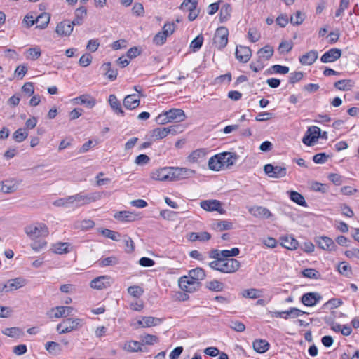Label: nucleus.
Instances as JSON below:
<instances>
[{"mask_svg":"<svg viewBox=\"0 0 359 359\" xmlns=\"http://www.w3.org/2000/svg\"><path fill=\"white\" fill-rule=\"evenodd\" d=\"M25 233L32 240H36L38 238H44L48 234V229L47 226L43 223H38L27 226L25 229Z\"/></svg>","mask_w":359,"mask_h":359,"instance_id":"nucleus-1","label":"nucleus"},{"mask_svg":"<svg viewBox=\"0 0 359 359\" xmlns=\"http://www.w3.org/2000/svg\"><path fill=\"white\" fill-rule=\"evenodd\" d=\"M83 324L80 318H67L57 325V331L60 334H65L78 330Z\"/></svg>","mask_w":359,"mask_h":359,"instance_id":"nucleus-2","label":"nucleus"},{"mask_svg":"<svg viewBox=\"0 0 359 359\" xmlns=\"http://www.w3.org/2000/svg\"><path fill=\"white\" fill-rule=\"evenodd\" d=\"M178 285L182 290L191 293L199 289L201 283L196 282L187 275L179 278Z\"/></svg>","mask_w":359,"mask_h":359,"instance_id":"nucleus-3","label":"nucleus"},{"mask_svg":"<svg viewBox=\"0 0 359 359\" xmlns=\"http://www.w3.org/2000/svg\"><path fill=\"white\" fill-rule=\"evenodd\" d=\"M196 171L187 168L170 167L171 181H179L194 175Z\"/></svg>","mask_w":359,"mask_h":359,"instance_id":"nucleus-4","label":"nucleus"},{"mask_svg":"<svg viewBox=\"0 0 359 359\" xmlns=\"http://www.w3.org/2000/svg\"><path fill=\"white\" fill-rule=\"evenodd\" d=\"M229 31L224 27L217 29L214 36V43L219 49L224 48L228 43Z\"/></svg>","mask_w":359,"mask_h":359,"instance_id":"nucleus-5","label":"nucleus"},{"mask_svg":"<svg viewBox=\"0 0 359 359\" xmlns=\"http://www.w3.org/2000/svg\"><path fill=\"white\" fill-rule=\"evenodd\" d=\"M264 171L269 177L272 178H281L287 175L286 168L282 165L266 164L264 167Z\"/></svg>","mask_w":359,"mask_h":359,"instance_id":"nucleus-6","label":"nucleus"},{"mask_svg":"<svg viewBox=\"0 0 359 359\" xmlns=\"http://www.w3.org/2000/svg\"><path fill=\"white\" fill-rule=\"evenodd\" d=\"M26 285V280L22 278H16L8 280L5 284L0 285V292L16 290Z\"/></svg>","mask_w":359,"mask_h":359,"instance_id":"nucleus-7","label":"nucleus"},{"mask_svg":"<svg viewBox=\"0 0 359 359\" xmlns=\"http://www.w3.org/2000/svg\"><path fill=\"white\" fill-rule=\"evenodd\" d=\"M241 266L240 262L236 259H222L221 272L225 273H234Z\"/></svg>","mask_w":359,"mask_h":359,"instance_id":"nucleus-8","label":"nucleus"},{"mask_svg":"<svg viewBox=\"0 0 359 359\" xmlns=\"http://www.w3.org/2000/svg\"><path fill=\"white\" fill-rule=\"evenodd\" d=\"M201 208L205 211H217L220 214H224L225 210L222 208V203L217 200H205L200 203Z\"/></svg>","mask_w":359,"mask_h":359,"instance_id":"nucleus-9","label":"nucleus"},{"mask_svg":"<svg viewBox=\"0 0 359 359\" xmlns=\"http://www.w3.org/2000/svg\"><path fill=\"white\" fill-rule=\"evenodd\" d=\"M150 177L157 181H171L170 167L156 169L151 172Z\"/></svg>","mask_w":359,"mask_h":359,"instance_id":"nucleus-10","label":"nucleus"},{"mask_svg":"<svg viewBox=\"0 0 359 359\" xmlns=\"http://www.w3.org/2000/svg\"><path fill=\"white\" fill-rule=\"evenodd\" d=\"M72 199L73 207L74 208H79L96 200L93 195H86L82 194H77L72 196Z\"/></svg>","mask_w":359,"mask_h":359,"instance_id":"nucleus-11","label":"nucleus"},{"mask_svg":"<svg viewBox=\"0 0 359 359\" xmlns=\"http://www.w3.org/2000/svg\"><path fill=\"white\" fill-rule=\"evenodd\" d=\"M318 246L322 250L333 251L336 250V245L333 240L327 236H320L315 238Z\"/></svg>","mask_w":359,"mask_h":359,"instance_id":"nucleus-12","label":"nucleus"},{"mask_svg":"<svg viewBox=\"0 0 359 359\" xmlns=\"http://www.w3.org/2000/svg\"><path fill=\"white\" fill-rule=\"evenodd\" d=\"M235 55L238 61L246 63L252 56V50L249 47L238 46L236 49Z\"/></svg>","mask_w":359,"mask_h":359,"instance_id":"nucleus-13","label":"nucleus"},{"mask_svg":"<svg viewBox=\"0 0 359 359\" xmlns=\"http://www.w3.org/2000/svg\"><path fill=\"white\" fill-rule=\"evenodd\" d=\"M321 299L322 297L318 292H307L302 296L301 301L306 306H313Z\"/></svg>","mask_w":359,"mask_h":359,"instance_id":"nucleus-14","label":"nucleus"},{"mask_svg":"<svg viewBox=\"0 0 359 359\" xmlns=\"http://www.w3.org/2000/svg\"><path fill=\"white\" fill-rule=\"evenodd\" d=\"M74 25L68 20H63L57 24L55 32L60 36H69L73 31Z\"/></svg>","mask_w":359,"mask_h":359,"instance_id":"nucleus-15","label":"nucleus"},{"mask_svg":"<svg viewBox=\"0 0 359 359\" xmlns=\"http://www.w3.org/2000/svg\"><path fill=\"white\" fill-rule=\"evenodd\" d=\"M341 55V50L339 48H331L325 52L320 57L323 63L333 62L337 60Z\"/></svg>","mask_w":359,"mask_h":359,"instance_id":"nucleus-16","label":"nucleus"},{"mask_svg":"<svg viewBox=\"0 0 359 359\" xmlns=\"http://www.w3.org/2000/svg\"><path fill=\"white\" fill-rule=\"evenodd\" d=\"M197 4L198 2L195 0H184L180 6L181 9L185 8L187 6H190L189 8V14L188 15L189 21L194 20L198 15L199 11H196Z\"/></svg>","mask_w":359,"mask_h":359,"instance_id":"nucleus-17","label":"nucleus"},{"mask_svg":"<svg viewBox=\"0 0 359 359\" xmlns=\"http://www.w3.org/2000/svg\"><path fill=\"white\" fill-rule=\"evenodd\" d=\"M110 277L108 276H101L91 280L90 286L92 288L102 290L106 288L110 285Z\"/></svg>","mask_w":359,"mask_h":359,"instance_id":"nucleus-18","label":"nucleus"},{"mask_svg":"<svg viewBox=\"0 0 359 359\" xmlns=\"http://www.w3.org/2000/svg\"><path fill=\"white\" fill-rule=\"evenodd\" d=\"M165 114L168 116L170 122H182L186 118L184 111L181 109H171L165 111Z\"/></svg>","mask_w":359,"mask_h":359,"instance_id":"nucleus-19","label":"nucleus"},{"mask_svg":"<svg viewBox=\"0 0 359 359\" xmlns=\"http://www.w3.org/2000/svg\"><path fill=\"white\" fill-rule=\"evenodd\" d=\"M162 319L152 316L142 317L137 321V324L142 327H150L156 326L162 323Z\"/></svg>","mask_w":359,"mask_h":359,"instance_id":"nucleus-20","label":"nucleus"},{"mask_svg":"<svg viewBox=\"0 0 359 359\" xmlns=\"http://www.w3.org/2000/svg\"><path fill=\"white\" fill-rule=\"evenodd\" d=\"M74 308L72 306H56L51 309L54 318H59L71 316Z\"/></svg>","mask_w":359,"mask_h":359,"instance_id":"nucleus-21","label":"nucleus"},{"mask_svg":"<svg viewBox=\"0 0 359 359\" xmlns=\"http://www.w3.org/2000/svg\"><path fill=\"white\" fill-rule=\"evenodd\" d=\"M140 103V100L135 94L128 95L123 100V106L128 109L137 108Z\"/></svg>","mask_w":359,"mask_h":359,"instance_id":"nucleus-22","label":"nucleus"},{"mask_svg":"<svg viewBox=\"0 0 359 359\" xmlns=\"http://www.w3.org/2000/svg\"><path fill=\"white\" fill-rule=\"evenodd\" d=\"M249 212L257 217L269 218L272 215L268 208L262 206L252 207L249 210Z\"/></svg>","mask_w":359,"mask_h":359,"instance_id":"nucleus-23","label":"nucleus"},{"mask_svg":"<svg viewBox=\"0 0 359 359\" xmlns=\"http://www.w3.org/2000/svg\"><path fill=\"white\" fill-rule=\"evenodd\" d=\"M318 58V52L316 50H310L299 57V62L304 65H311L315 62Z\"/></svg>","mask_w":359,"mask_h":359,"instance_id":"nucleus-24","label":"nucleus"},{"mask_svg":"<svg viewBox=\"0 0 359 359\" xmlns=\"http://www.w3.org/2000/svg\"><path fill=\"white\" fill-rule=\"evenodd\" d=\"M75 102L79 104H84L89 108L95 105V100L88 95H83L74 99Z\"/></svg>","mask_w":359,"mask_h":359,"instance_id":"nucleus-25","label":"nucleus"},{"mask_svg":"<svg viewBox=\"0 0 359 359\" xmlns=\"http://www.w3.org/2000/svg\"><path fill=\"white\" fill-rule=\"evenodd\" d=\"M50 20V15L48 13H42L36 18V28L43 29H45Z\"/></svg>","mask_w":359,"mask_h":359,"instance_id":"nucleus-26","label":"nucleus"},{"mask_svg":"<svg viewBox=\"0 0 359 359\" xmlns=\"http://www.w3.org/2000/svg\"><path fill=\"white\" fill-rule=\"evenodd\" d=\"M211 238V235L206 231L196 233V232H192L189 234L188 239L190 241H208Z\"/></svg>","mask_w":359,"mask_h":359,"instance_id":"nucleus-27","label":"nucleus"},{"mask_svg":"<svg viewBox=\"0 0 359 359\" xmlns=\"http://www.w3.org/2000/svg\"><path fill=\"white\" fill-rule=\"evenodd\" d=\"M87 15V10L85 7H79L75 11V17L72 21L74 25H81L83 19Z\"/></svg>","mask_w":359,"mask_h":359,"instance_id":"nucleus-28","label":"nucleus"},{"mask_svg":"<svg viewBox=\"0 0 359 359\" xmlns=\"http://www.w3.org/2000/svg\"><path fill=\"white\" fill-rule=\"evenodd\" d=\"M254 350L259 353H264L269 350V344L264 339H256L252 343Z\"/></svg>","mask_w":359,"mask_h":359,"instance_id":"nucleus-29","label":"nucleus"},{"mask_svg":"<svg viewBox=\"0 0 359 359\" xmlns=\"http://www.w3.org/2000/svg\"><path fill=\"white\" fill-rule=\"evenodd\" d=\"M281 245L288 250H295L298 246V241L292 236H283L280 238Z\"/></svg>","mask_w":359,"mask_h":359,"instance_id":"nucleus-30","label":"nucleus"},{"mask_svg":"<svg viewBox=\"0 0 359 359\" xmlns=\"http://www.w3.org/2000/svg\"><path fill=\"white\" fill-rule=\"evenodd\" d=\"M273 54V48L269 45H266L264 47L259 49L257 52L258 57L266 61L269 60Z\"/></svg>","mask_w":359,"mask_h":359,"instance_id":"nucleus-31","label":"nucleus"},{"mask_svg":"<svg viewBox=\"0 0 359 359\" xmlns=\"http://www.w3.org/2000/svg\"><path fill=\"white\" fill-rule=\"evenodd\" d=\"M208 168L209 169L215 171L220 170L224 168L219 154L215 155L209 159Z\"/></svg>","mask_w":359,"mask_h":359,"instance_id":"nucleus-32","label":"nucleus"},{"mask_svg":"<svg viewBox=\"0 0 359 359\" xmlns=\"http://www.w3.org/2000/svg\"><path fill=\"white\" fill-rule=\"evenodd\" d=\"M114 218L121 222H132L135 220L136 215L129 211H120L114 215Z\"/></svg>","mask_w":359,"mask_h":359,"instance_id":"nucleus-33","label":"nucleus"},{"mask_svg":"<svg viewBox=\"0 0 359 359\" xmlns=\"http://www.w3.org/2000/svg\"><path fill=\"white\" fill-rule=\"evenodd\" d=\"M109 103L112 108V109L117 114H121L122 116H124V111L121 108V105L120 102L118 100L117 97L114 95H110L109 97Z\"/></svg>","mask_w":359,"mask_h":359,"instance_id":"nucleus-34","label":"nucleus"},{"mask_svg":"<svg viewBox=\"0 0 359 359\" xmlns=\"http://www.w3.org/2000/svg\"><path fill=\"white\" fill-rule=\"evenodd\" d=\"M188 275L189 276V278H191L196 282L199 283L205 278V271L200 267L189 271Z\"/></svg>","mask_w":359,"mask_h":359,"instance_id":"nucleus-35","label":"nucleus"},{"mask_svg":"<svg viewBox=\"0 0 359 359\" xmlns=\"http://www.w3.org/2000/svg\"><path fill=\"white\" fill-rule=\"evenodd\" d=\"M334 87L340 90H349L354 86V81L351 79L339 80L334 84Z\"/></svg>","mask_w":359,"mask_h":359,"instance_id":"nucleus-36","label":"nucleus"},{"mask_svg":"<svg viewBox=\"0 0 359 359\" xmlns=\"http://www.w3.org/2000/svg\"><path fill=\"white\" fill-rule=\"evenodd\" d=\"M123 349L128 352L142 351V344L137 341H130L123 346Z\"/></svg>","mask_w":359,"mask_h":359,"instance_id":"nucleus-37","label":"nucleus"},{"mask_svg":"<svg viewBox=\"0 0 359 359\" xmlns=\"http://www.w3.org/2000/svg\"><path fill=\"white\" fill-rule=\"evenodd\" d=\"M219 155L224 167L232 165L236 160V156L231 153H222Z\"/></svg>","mask_w":359,"mask_h":359,"instance_id":"nucleus-38","label":"nucleus"},{"mask_svg":"<svg viewBox=\"0 0 359 359\" xmlns=\"http://www.w3.org/2000/svg\"><path fill=\"white\" fill-rule=\"evenodd\" d=\"M102 69L105 72V75L110 81H114L117 77V70L111 68V63L107 62L102 65Z\"/></svg>","mask_w":359,"mask_h":359,"instance_id":"nucleus-39","label":"nucleus"},{"mask_svg":"<svg viewBox=\"0 0 359 359\" xmlns=\"http://www.w3.org/2000/svg\"><path fill=\"white\" fill-rule=\"evenodd\" d=\"M231 6L228 4H224L221 9H220V12H219V20L221 22H224L225 21H226L230 15H231Z\"/></svg>","mask_w":359,"mask_h":359,"instance_id":"nucleus-40","label":"nucleus"},{"mask_svg":"<svg viewBox=\"0 0 359 359\" xmlns=\"http://www.w3.org/2000/svg\"><path fill=\"white\" fill-rule=\"evenodd\" d=\"M165 128H157L151 131V137L154 140H161L168 135Z\"/></svg>","mask_w":359,"mask_h":359,"instance_id":"nucleus-41","label":"nucleus"},{"mask_svg":"<svg viewBox=\"0 0 359 359\" xmlns=\"http://www.w3.org/2000/svg\"><path fill=\"white\" fill-rule=\"evenodd\" d=\"M41 55V48L39 46H35L29 48L26 52V57L28 60H36Z\"/></svg>","mask_w":359,"mask_h":359,"instance_id":"nucleus-42","label":"nucleus"},{"mask_svg":"<svg viewBox=\"0 0 359 359\" xmlns=\"http://www.w3.org/2000/svg\"><path fill=\"white\" fill-rule=\"evenodd\" d=\"M242 295L245 298L255 299L262 297V291L255 288L248 289L243 292Z\"/></svg>","mask_w":359,"mask_h":359,"instance_id":"nucleus-43","label":"nucleus"},{"mask_svg":"<svg viewBox=\"0 0 359 359\" xmlns=\"http://www.w3.org/2000/svg\"><path fill=\"white\" fill-rule=\"evenodd\" d=\"M205 152L203 149H196L192 151L187 157V159L191 163H196L199 159L204 158Z\"/></svg>","mask_w":359,"mask_h":359,"instance_id":"nucleus-44","label":"nucleus"},{"mask_svg":"<svg viewBox=\"0 0 359 359\" xmlns=\"http://www.w3.org/2000/svg\"><path fill=\"white\" fill-rule=\"evenodd\" d=\"M224 284L219 280H213L206 283V287L210 290L220 292L224 289Z\"/></svg>","mask_w":359,"mask_h":359,"instance_id":"nucleus-45","label":"nucleus"},{"mask_svg":"<svg viewBox=\"0 0 359 359\" xmlns=\"http://www.w3.org/2000/svg\"><path fill=\"white\" fill-rule=\"evenodd\" d=\"M290 198L297 204L302 205V206H306V201L304 198V196L295 191H290Z\"/></svg>","mask_w":359,"mask_h":359,"instance_id":"nucleus-46","label":"nucleus"},{"mask_svg":"<svg viewBox=\"0 0 359 359\" xmlns=\"http://www.w3.org/2000/svg\"><path fill=\"white\" fill-rule=\"evenodd\" d=\"M69 243H57L53 245V250L56 254H65L69 252Z\"/></svg>","mask_w":359,"mask_h":359,"instance_id":"nucleus-47","label":"nucleus"},{"mask_svg":"<svg viewBox=\"0 0 359 359\" xmlns=\"http://www.w3.org/2000/svg\"><path fill=\"white\" fill-rule=\"evenodd\" d=\"M28 136V133L25 128H19L13 134V140L17 142H23Z\"/></svg>","mask_w":359,"mask_h":359,"instance_id":"nucleus-48","label":"nucleus"},{"mask_svg":"<svg viewBox=\"0 0 359 359\" xmlns=\"http://www.w3.org/2000/svg\"><path fill=\"white\" fill-rule=\"evenodd\" d=\"M100 233L104 237L110 238L112 241H118L120 240L121 238V235L119 233L108 229H102L100 231Z\"/></svg>","mask_w":359,"mask_h":359,"instance_id":"nucleus-49","label":"nucleus"},{"mask_svg":"<svg viewBox=\"0 0 359 359\" xmlns=\"http://www.w3.org/2000/svg\"><path fill=\"white\" fill-rule=\"evenodd\" d=\"M2 333L10 337H20L22 332L19 327H13L4 329Z\"/></svg>","mask_w":359,"mask_h":359,"instance_id":"nucleus-50","label":"nucleus"},{"mask_svg":"<svg viewBox=\"0 0 359 359\" xmlns=\"http://www.w3.org/2000/svg\"><path fill=\"white\" fill-rule=\"evenodd\" d=\"M203 36L202 34L198 35L190 43V48L193 52L198 51L202 46L203 43Z\"/></svg>","mask_w":359,"mask_h":359,"instance_id":"nucleus-51","label":"nucleus"},{"mask_svg":"<svg viewBox=\"0 0 359 359\" xmlns=\"http://www.w3.org/2000/svg\"><path fill=\"white\" fill-rule=\"evenodd\" d=\"M1 187V190L6 194L13 193L17 189V186L11 181L3 182Z\"/></svg>","mask_w":359,"mask_h":359,"instance_id":"nucleus-52","label":"nucleus"},{"mask_svg":"<svg viewBox=\"0 0 359 359\" xmlns=\"http://www.w3.org/2000/svg\"><path fill=\"white\" fill-rule=\"evenodd\" d=\"M228 325L230 328L238 332H244L245 330V325L242 322L236 320H230Z\"/></svg>","mask_w":359,"mask_h":359,"instance_id":"nucleus-53","label":"nucleus"},{"mask_svg":"<svg viewBox=\"0 0 359 359\" xmlns=\"http://www.w3.org/2000/svg\"><path fill=\"white\" fill-rule=\"evenodd\" d=\"M213 225L214 228L219 231L231 229L233 226L231 222L226 220L217 222Z\"/></svg>","mask_w":359,"mask_h":359,"instance_id":"nucleus-54","label":"nucleus"},{"mask_svg":"<svg viewBox=\"0 0 359 359\" xmlns=\"http://www.w3.org/2000/svg\"><path fill=\"white\" fill-rule=\"evenodd\" d=\"M302 274L306 278L316 279V280L319 279L320 278V273L317 270H316L314 269H311V268H308V269H304L302 271Z\"/></svg>","mask_w":359,"mask_h":359,"instance_id":"nucleus-55","label":"nucleus"},{"mask_svg":"<svg viewBox=\"0 0 359 359\" xmlns=\"http://www.w3.org/2000/svg\"><path fill=\"white\" fill-rule=\"evenodd\" d=\"M338 271L343 276H349L351 274V267L346 262H342L338 266Z\"/></svg>","mask_w":359,"mask_h":359,"instance_id":"nucleus-56","label":"nucleus"},{"mask_svg":"<svg viewBox=\"0 0 359 359\" xmlns=\"http://www.w3.org/2000/svg\"><path fill=\"white\" fill-rule=\"evenodd\" d=\"M304 14L297 11L294 15L290 17V22L294 25H299L304 20Z\"/></svg>","mask_w":359,"mask_h":359,"instance_id":"nucleus-57","label":"nucleus"},{"mask_svg":"<svg viewBox=\"0 0 359 359\" xmlns=\"http://www.w3.org/2000/svg\"><path fill=\"white\" fill-rule=\"evenodd\" d=\"M167 37L168 36L163 31L159 32L154 36L153 42L157 46H161L166 41Z\"/></svg>","mask_w":359,"mask_h":359,"instance_id":"nucleus-58","label":"nucleus"},{"mask_svg":"<svg viewBox=\"0 0 359 359\" xmlns=\"http://www.w3.org/2000/svg\"><path fill=\"white\" fill-rule=\"evenodd\" d=\"M128 292L131 296L138 298L142 295L144 290L138 285H133L128 288Z\"/></svg>","mask_w":359,"mask_h":359,"instance_id":"nucleus-59","label":"nucleus"},{"mask_svg":"<svg viewBox=\"0 0 359 359\" xmlns=\"http://www.w3.org/2000/svg\"><path fill=\"white\" fill-rule=\"evenodd\" d=\"M46 349L50 353H57L60 351V344L55 341H49L46 344Z\"/></svg>","mask_w":359,"mask_h":359,"instance_id":"nucleus-60","label":"nucleus"},{"mask_svg":"<svg viewBox=\"0 0 359 359\" xmlns=\"http://www.w3.org/2000/svg\"><path fill=\"white\" fill-rule=\"evenodd\" d=\"M261 37L260 33L255 28H250L248 32V38L252 42H257Z\"/></svg>","mask_w":359,"mask_h":359,"instance_id":"nucleus-61","label":"nucleus"},{"mask_svg":"<svg viewBox=\"0 0 359 359\" xmlns=\"http://www.w3.org/2000/svg\"><path fill=\"white\" fill-rule=\"evenodd\" d=\"M342 301L340 299L332 298L328 300L325 304V308H329L330 309L337 308L342 304Z\"/></svg>","mask_w":359,"mask_h":359,"instance_id":"nucleus-62","label":"nucleus"},{"mask_svg":"<svg viewBox=\"0 0 359 359\" xmlns=\"http://www.w3.org/2000/svg\"><path fill=\"white\" fill-rule=\"evenodd\" d=\"M118 264V260L115 257H109L100 260L99 265L100 266H113Z\"/></svg>","mask_w":359,"mask_h":359,"instance_id":"nucleus-63","label":"nucleus"},{"mask_svg":"<svg viewBox=\"0 0 359 359\" xmlns=\"http://www.w3.org/2000/svg\"><path fill=\"white\" fill-rule=\"evenodd\" d=\"M250 67L255 72H258L264 67V61L260 58H258V60L256 62L252 61L250 64Z\"/></svg>","mask_w":359,"mask_h":359,"instance_id":"nucleus-64","label":"nucleus"}]
</instances>
